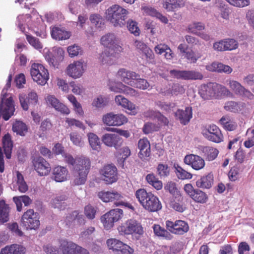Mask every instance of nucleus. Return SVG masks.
I'll return each instance as SVG.
<instances>
[{
  "mask_svg": "<svg viewBox=\"0 0 254 254\" xmlns=\"http://www.w3.org/2000/svg\"><path fill=\"white\" fill-rule=\"evenodd\" d=\"M84 71L83 64L79 61H76L70 64L66 68L67 74L73 78L81 76Z\"/></svg>",
  "mask_w": 254,
  "mask_h": 254,
  "instance_id": "nucleus-23",
  "label": "nucleus"
},
{
  "mask_svg": "<svg viewBox=\"0 0 254 254\" xmlns=\"http://www.w3.org/2000/svg\"><path fill=\"white\" fill-rule=\"evenodd\" d=\"M51 34L53 39L59 41L67 40L71 36L70 32L66 31L63 28L57 26L52 28Z\"/></svg>",
  "mask_w": 254,
  "mask_h": 254,
  "instance_id": "nucleus-29",
  "label": "nucleus"
},
{
  "mask_svg": "<svg viewBox=\"0 0 254 254\" xmlns=\"http://www.w3.org/2000/svg\"><path fill=\"white\" fill-rule=\"evenodd\" d=\"M184 0H163V7L168 11H173L185 6Z\"/></svg>",
  "mask_w": 254,
  "mask_h": 254,
  "instance_id": "nucleus-33",
  "label": "nucleus"
},
{
  "mask_svg": "<svg viewBox=\"0 0 254 254\" xmlns=\"http://www.w3.org/2000/svg\"><path fill=\"white\" fill-rule=\"evenodd\" d=\"M100 174L101 179L106 184H112L116 182L118 179V170L114 165H105L100 170Z\"/></svg>",
  "mask_w": 254,
  "mask_h": 254,
  "instance_id": "nucleus-14",
  "label": "nucleus"
},
{
  "mask_svg": "<svg viewBox=\"0 0 254 254\" xmlns=\"http://www.w3.org/2000/svg\"><path fill=\"white\" fill-rule=\"evenodd\" d=\"M158 175L161 177H167L169 175L170 169L166 164H159L157 168Z\"/></svg>",
  "mask_w": 254,
  "mask_h": 254,
  "instance_id": "nucleus-62",
  "label": "nucleus"
},
{
  "mask_svg": "<svg viewBox=\"0 0 254 254\" xmlns=\"http://www.w3.org/2000/svg\"><path fill=\"white\" fill-rule=\"evenodd\" d=\"M98 196L104 202L114 201L116 206H124L134 211V207L130 203L123 200V196L117 191L99 192Z\"/></svg>",
  "mask_w": 254,
  "mask_h": 254,
  "instance_id": "nucleus-4",
  "label": "nucleus"
},
{
  "mask_svg": "<svg viewBox=\"0 0 254 254\" xmlns=\"http://www.w3.org/2000/svg\"><path fill=\"white\" fill-rule=\"evenodd\" d=\"M67 198V196L64 194L58 196L52 200V205L54 208L63 209L65 208L64 200Z\"/></svg>",
  "mask_w": 254,
  "mask_h": 254,
  "instance_id": "nucleus-48",
  "label": "nucleus"
},
{
  "mask_svg": "<svg viewBox=\"0 0 254 254\" xmlns=\"http://www.w3.org/2000/svg\"><path fill=\"white\" fill-rule=\"evenodd\" d=\"M116 103L130 111L133 114L136 112L135 105L127 98L122 95L116 96L115 99Z\"/></svg>",
  "mask_w": 254,
  "mask_h": 254,
  "instance_id": "nucleus-37",
  "label": "nucleus"
},
{
  "mask_svg": "<svg viewBox=\"0 0 254 254\" xmlns=\"http://www.w3.org/2000/svg\"><path fill=\"white\" fill-rule=\"evenodd\" d=\"M130 86L142 90L146 89L149 86V84L146 80L138 77L136 79L133 80Z\"/></svg>",
  "mask_w": 254,
  "mask_h": 254,
  "instance_id": "nucleus-55",
  "label": "nucleus"
},
{
  "mask_svg": "<svg viewBox=\"0 0 254 254\" xmlns=\"http://www.w3.org/2000/svg\"><path fill=\"white\" fill-rule=\"evenodd\" d=\"M203 152L207 160L212 161L217 157L219 151L216 148L207 146L203 149Z\"/></svg>",
  "mask_w": 254,
  "mask_h": 254,
  "instance_id": "nucleus-47",
  "label": "nucleus"
},
{
  "mask_svg": "<svg viewBox=\"0 0 254 254\" xmlns=\"http://www.w3.org/2000/svg\"><path fill=\"white\" fill-rule=\"evenodd\" d=\"M9 207L4 200H0V221L3 223L9 220Z\"/></svg>",
  "mask_w": 254,
  "mask_h": 254,
  "instance_id": "nucleus-41",
  "label": "nucleus"
},
{
  "mask_svg": "<svg viewBox=\"0 0 254 254\" xmlns=\"http://www.w3.org/2000/svg\"><path fill=\"white\" fill-rule=\"evenodd\" d=\"M91 22L95 25L97 28H102L104 27V19L98 14H93L90 16Z\"/></svg>",
  "mask_w": 254,
  "mask_h": 254,
  "instance_id": "nucleus-53",
  "label": "nucleus"
},
{
  "mask_svg": "<svg viewBox=\"0 0 254 254\" xmlns=\"http://www.w3.org/2000/svg\"><path fill=\"white\" fill-rule=\"evenodd\" d=\"M119 52H114L111 50L106 49L102 53L100 56V60L103 64H110L111 57L114 56V54Z\"/></svg>",
  "mask_w": 254,
  "mask_h": 254,
  "instance_id": "nucleus-56",
  "label": "nucleus"
},
{
  "mask_svg": "<svg viewBox=\"0 0 254 254\" xmlns=\"http://www.w3.org/2000/svg\"><path fill=\"white\" fill-rule=\"evenodd\" d=\"M219 123L223 127L228 131H233L237 127V123L231 120L230 117L227 116L222 117L219 120Z\"/></svg>",
  "mask_w": 254,
  "mask_h": 254,
  "instance_id": "nucleus-39",
  "label": "nucleus"
},
{
  "mask_svg": "<svg viewBox=\"0 0 254 254\" xmlns=\"http://www.w3.org/2000/svg\"><path fill=\"white\" fill-rule=\"evenodd\" d=\"M160 126L155 124L148 122L144 125L142 128L143 132L145 134H149L154 131H158Z\"/></svg>",
  "mask_w": 254,
  "mask_h": 254,
  "instance_id": "nucleus-60",
  "label": "nucleus"
},
{
  "mask_svg": "<svg viewBox=\"0 0 254 254\" xmlns=\"http://www.w3.org/2000/svg\"><path fill=\"white\" fill-rule=\"evenodd\" d=\"M117 74L123 82L129 85L133 80L140 77V75L135 72L129 71L125 68L119 69Z\"/></svg>",
  "mask_w": 254,
  "mask_h": 254,
  "instance_id": "nucleus-26",
  "label": "nucleus"
},
{
  "mask_svg": "<svg viewBox=\"0 0 254 254\" xmlns=\"http://www.w3.org/2000/svg\"><path fill=\"white\" fill-rule=\"evenodd\" d=\"M184 163L190 166L195 170L202 169L205 166V161L200 156L194 154L187 155L184 159Z\"/></svg>",
  "mask_w": 254,
  "mask_h": 254,
  "instance_id": "nucleus-21",
  "label": "nucleus"
},
{
  "mask_svg": "<svg viewBox=\"0 0 254 254\" xmlns=\"http://www.w3.org/2000/svg\"><path fill=\"white\" fill-rule=\"evenodd\" d=\"M145 179L147 182L156 190H159L162 189L163 184L162 181L159 180L153 173L147 174Z\"/></svg>",
  "mask_w": 254,
  "mask_h": 254,
  "instance_id": "nucleus-42",
  "label": "nucleus"
},
{
  "mask_svg": "<svg viewBox=\"0 0 254 254\" xmlns=\"http://www.w3.org/2000/svg\"><path fill=\"white\" fill-rule=\"evenodd\" d=\"M128 11L118 4H113L106 11V19L114 26L122 27L126 24Z\"/></svg>",
  "mask_w": 254,
  "mask_h": 254,
  "instance_id": "nucleus-3",
  "label": "nucleus"
},
{
  "mask_svg": "<svg viewBox=\"0 0 254 254\" xmlns=\"http://www.w3.org/2000/svg\"><path fill=\"white\" fill-rule=\"evenodd\" d=\"M25 35L27 41L32 47L36 49H42L43 45L39 39L28 34H25Z\"/></svg>",
  "mask_w": 254,
  "mask_h": 254,
  "instance_id": "nucleus-61",
  "label": "nucleus"
},
{
  "mask_svg": "<svg viewBox=\"0 0 254 254\" xmlns=\"http://www.w3.org/2000/svg\"><path fill=\"white\" fill-rule=\"evenodd\" d=\"M206 68L210 71L224 72L227 74L231 73L233 70L229 65L217 62H213L211 64L207 65Z\"/></svg>",
  "mask_w": 254,
  "mask_h": 254,
  "instance_id": "nucleus-32",
  "label": "nucleus"
},
{
  "mask_svg": "<svg viewBox=\"0 0 254 254\" xmlns=\"http://www.w3.org/2000/svg\"><path fill=\"white\" fill-rule=\"evenodd\" d=\"M130 154L131 151L129 148L128 146H125L116 153V156L118 159V161L123 163Z\"/></svg>",
  "mask_w": 254,
  "mask_h": 254,
  "instance_id": "nucleus-46",
  "label": "nucleus"
},
{
  "mask_svg": "<svg viewBox=\"0 0 254 254\" xmlns=\"http://www.w3.org/2000/svg\"><path fill=\"white\" fill-rule=\"evenodd\" d=\"M175 168L176 169L175 172L176 175L179 179L186 180L190 179L192 178V174L184 170L181 166L177 165V166H175Z\"/></svg>",
  "mask_w": 254,
  "mask_h": 254,
  "instance_id": "nucleus-52",
  "label": "nucleus"
},
{
  "mask_svg": "<svg viewBox=\"0 0 254 254\" xmlns=\"http://www.w3.org/2000/svg\"><path fill=\"white\" fill-rule=\"evenodd\" d=\"M70 140L73 145L79 147L84 145V141L82 136L77 132L74 131L69 133Z\"/></svg>",
  "mask_w": 254,
  "mask_h": 254,
  "instance_id": "nucleus-51",
  "label": "nucleus"
},
{
  "mask_svg": "<svg viewBox=\"0 0 254 254\" xmlns=\"http://www.w3.org/2000/svg\"><path fill=\"white\" fill-rule=\"evenodd\" d=\"M89 145L93 150L99 152L101 148L100 138L95 133L89 132L87 134Z\"/></svg>",
  "mask_w": 254,
  "mask_h": 254,
  "instance_id": "nucleus-40",
  "label": "nucleus"
},
{
  "mask_svg": "<svg viewBox=\"0 0 254 254\" xmlns=\"http://www.w3.org/2000/svg\"><path fill=\"white\" fill-rule=\"evenodd\" d=\"M65 123L67 124L68 127H72L75 126L76 127L81 129L83 130L85 129V127L83 123L78 120L73 118H66Z\"/></svg>",
  "mask_w": 254,
  "mask_h": 254,
  "instance_id": "nucleus-57",
  "label": "nucleus"
},
{
  "mask_svg": "<svg viewBox=\"0 0 254 254\" xmlns=\"http://www.w3.org/2000/svg\"><path fill=\"white\" fill-rule=\"evenodd\" d=\"M182 56L186 59L189 63L194 64L200 58V56L196 54L192 50L189 49Z\"/></svg>",
  "mask_w": 254,
  "mask_h": 254,
  "instance_id": "nucleus-54",
  "label": "nucleus"
},
{
  "mask_svg": "<svg viewBox=\"0 0 254 254\" xmlns=\"http://www.w3.org/2000/svg\"><path fill=\"white\" fill-rule=\"evenodd\" d=\"M164 189L173 195L176 194L177 196H178L179 194H181L176 187V183L172 181L167 183L164 186Z\"/></svg>",
  "mask_w": 254,
  "mask_h": 254,
  "instance_id": "nucleus-59",
  "label": "nucleus"
},
{
  "mask_svg": "<svg viewBox=\"0 0 254 254\" xmlns=\"http://www.w3.org/2000/svg\"><path fill=\"white\" fill-rule=\"evenodd\" d=\"M5 94H1L0 114L5 121H7L13 115L15 109L12 98L5 99Z\"/></svg>",
  "mask_w": 254,
  "mask_h": 254,
  "instance_id": "nucleus-15",
  "label": "nucleus"
},
{
  "mask_svg": "<svg viewBox=\"0 0 254 254\" xmlns=\"http://www.w3.org/2000/svg\"><path fill=\"white\" fill-rule=\"evenodd\" d=\"M63 157L64 158V161L68 164L72 165L74 171L77 173L73 182L74 185L84 184L86 181L90 168V160L85 157L74 159L71 155L66 153Z\"/></svg>",
  "mask_w": 254,
  "mask_h": 254,
  "instance_id": "nucleus-1",
  "label": "nucleus"
},
{
  "mask_svg": "<svg viewBox=\"0 0 254 254\" xmlns=\"http://www.w3.org/2000/svg\"><path fill=\"white\" fill-rule=\"evenodd\" d=\"M177 200L172 202V207L177 211L183 212L186 209V205L183 202L184 197L181 194L176 197Z\"/></svg>",
  "mask_w": 254,
  "mask_h": 254,
  "instance_id": "nucleus-44",
  "label": "nucleus"
},
{
  "mask_svg": "<svg viewBox=\"0 0 254 254\" xmlns=\"http://www.w3.org/2000/svg\"><path fill=\"white\" fill-rule=\"evenodd\" d=\"M25 248L18 244H12L2 248L0 254H24Z\"/></svg>",
  "mask_w": 254,
  "mask_h": 254,
  "instance_id": "nucleus-34",
  "label": "nucleus"
},
{
  "mask_svg": "<svg viewBox=\"0 0 254 254\" xmlns=\"http://www.w3.org/2000/svg\"><path fill=\"white\" fill-rule=\"evenodd\" d=\"M103 123L108 126H121L128 121L127 118L123 114H114L109 113L103 117Z\"/></svg>",
  "mask_w": 254,
  "mask_h": 254,
  "instance_id": "nucleus-18",
  "label": "nucleus"
},
{
  "mask_svg": "<svg viewBox=\"0 0 254 254\" xmlns=\"http://www.w3.org/2000/svg\"><path fill=\"white\" fill-rule=\"evenodd\" d=\"M64 51L61 47H54L52 52H49L46 56V59L51 66L58 68L60 64L64 60Z\"/></svg>",
  "mask_w": 254,
  "mask_h": 254,
  "instance_id": "nucleus-17",
  "label": "nucleus"
},
{
  "mask_svg": "<svg viewBox=\"0 0 254 254\" xmlns=\"http://www.w3.org/2000/svg\"><path fill=\"white\" fill-rule=\"evenodd\" d=\"M213 175L212 173L204 175L196 181V186L198 188L209 189L213 184Z\"/></svg>",
  "mask_w": 254,
  "mask_h": 254,
  "instance_id": "nucleus-30",
  "label": "nucleus"
},
{
  "mask_svg": "<svg viewBox=\"0 0 254 254\" xmlns=\"http://www.w3.org/2000/svg\"><path fill=\"white\" fill-rule=\"evenodd\" d=\"M101 139L105 145L109 147H114L117 150L119 149L123 143V138L115 133H105Z\"/></svg>",
  "mask_w": 254,
  "mask_h": 254,
  "instance_id": "nucleus-19",
  "label": "nucleus"
},
{
  "mask_svg": "<svg viewBox=\"0 0 254 254\" xmlns=\"http://www.w3.org/2000/svg\"><path fill=\"white\" fill-rule=\"evenodd\" d=\"M59 242L61 254H89L87 250L72 241L61 239Z\"/></svg>",
  "mask_w": 254,
  "mask_h": 254,
  "instance_id": "nucleus-6",
  "label": "nucleus"
},
{
  "mask_svg": "<svg viewBox=\"0 0 254 254\" xmlns=\"http://www.w3.org/2000/svg\"><path fill=\"white\" fill-rule=\"evenodd\" d=\"M153 232L156 236L163 238L168 240L172 239L173 236L170 232L159 224H154L153 226Z\"/></svg>",
  "mask_w": 254,
  "mask_h": 254,
  "instance_id": "nucleus-36",
  "label": "nucleus"
},
{
  "mask_svg": "<svg viewBox=\"0 0 254 254\" xmlns=\"http://www.w3.org/2000/svg\"><path fill=\"white\" fill-rule=\"evenodd\" d=\"M218 87V85L217 84L209 83L202 86L199 92L202 98L208 99L216 94Z\"/></svg>",
  "mask_w": 254,
  "mask_h": 254,
  "instance_id": "nucleus-31",
  "label": "nucleus"
},
{
  "mask_svg": "<svg viewBox=\"0 0 254 254\" xmlns=\"http://www.w3.org/2000/svg\"><path fill=\"white\" fill-rule=\"evenodd\" d=\"M39 215L32 209H29L22 215L20 225L26 230H37L40 225Z\"/></svg>",
  "mask_w": 254,
  "mask_h": 254,
  "instance_id": "nucleus-5",
  "label": "nucleus"
},
{
  "mask_svg": "<svg viewBox=\"0 0 254 254\" xmlns=\"http://www.w3.org/2000/svg\"><path fill=\"white\" fill-rule=\"evenodd\" d=\"M67 50L69 57L71 58L81 55L82 53L81 48L76 44L68 47Z\"/></svg>",
  "mask_w": 254,
  "mask_h": 254,
  "instance_id": "nucleus-63",
  "label": "nucleus"
},
{
  "mask_svg": "<svg viewBox=\"0 0 254 254\" xmlns=\"http://www.w3.org/2000/svg\"><path fill=\"white\" fill-rule=\"evenodd\" d=\"M47 102L48 104L51 105L55 110L63 114L68 115L70 113L69 109L64 104L61 103L54 96H48L47 98Z\"/></svg>",
  "mask_w": 254,
  "mask_h": 254,
  "instance_id": "nucleus-28",
  "label": "nucleus"
},
{
  "mask_svg": "<svg viewBox=\"0 0 254 254\" xmlns=\"http://www.w3.org/2000/svg\"><path fill=\"white\" fill-rule=\"evenodd\" d=\"M16 184L18 190L21 193L26 192L28 190V187L24 181L23 175L19 172H16Z\"/></svg>",
  "mask_w": 254,
  "mask_h": 254,
  "instance_id": "nucleus-45",
  "label": "nucleus"
},
{
  "mask_svg": "<svg viewBox=\"0 0 254 254\" xmlns=\"http://www.w3.org/2000/svg\"><path fill=\"white\" fill-rule=\"evenodd\" d=\"M204 24L201 22H195L189 24L188 26V30L189 32L197 35L199 31L204 30Z\"/></svg>",
  "mask_w": 254,
  "mask_h": 254,
  "instance_id": "nucleus-50",
  "label": "nucleus"
},
{
  "mask_svg": "<svg viewBox=\"0 0 254 254\" xmlns=\"http://www.w3.org/2000/svg\"><path fill=\"white\" fill-rule=\"evenodd\" d=\"M134 45L137 49L141 51L147 58L150 60L154 58V55L153 51L143 42L136 40Z\"/></svg>",
  "mask_w": 254,
  "mask_h": 254,
  "instance_id": "nucleus-38",
  "label": "nucleus"
},
{
  "mask_svg": "<svg viewBox=\"0 0 254 254\" xmlns=\"http://www.w3.org/2000/svg\"><path fill=\"white\" fill-rule=\"evenodd\" d=\"M119 232L121 235L139 234L143 233V228L137 221L129 219L122 224L118 228Z\"/></svg>",
  "mask_w": 254,
  "mask_h": 254,
  "instance_id": "nucleus-10",
  "label": "nucleus"
},
{
  "mask_svg": "<svg viewBox=\"0 0 254 254\" xmlns=\"http://www.w3.org/2000/svg\"><path fill=\"white\" fill-rule=\"evenodd\" d=\"M171 76L177 79L184 80H201L203 76L199 71L193 70L172 69L169 71Z\"/></svg>",
  "mask_w": 254,
  "mask_h": 254,
  "instance_id": "nucleus-8",
  "label": "nucleus"
},
{
  "mask_svg": "<svg viewBox=\"0 0 254 254\" xmlns=\"http://www.w3.org/2000/svg\"><path fill=\"white\" fill-rule=\"evenodd\" d=\"M138 157L143 161H148L151 154L150 144L147 138L140 139L137 143Z\"/></svg>",
  "mask_w": 254,
  "mask_h": 254,
  "instance_id": "nucleus-22",
  "label": "nucleus"
},
{
  "mask_svg": "<svg viewBox=\"0 0 254 254\" xmlns=\"http://www.w3.org/2000/svg\"><path fill=\"white\" fill-rule=\"evenodd\" d=\"M127 27L131 33L135 36H138L140 34V30L137 25V23L132 20H129L127 23Z\"/></svg>",
  "mask_w": 254,
  "mask_h": 254,
  "instance_id": "nucleus-64",
  "label": "nucleus"
},
{
  "mask_svg": "<svg viewBox=\"0 0 254 254\" xmlns=\"http://www.w3.org/2000/svg\"><path fill=\"white\" fill-rule=\"evenodd\" d=\"M203 136L208 140L219 143L223 141L224 136L220 129L215 125L209 126L202 130Z\"/></svg>",
  "mask_w": 254,
  "mask_h": 254,
  "instance_id": "nucleus-13",
  "label": "nucleus"
},
{
  "mask_svg": "<svg viewBox=\"0 0 254 254\" xmlns=\"http://www.w3.org/2000/svg\"><path fill=\"white\" fill-rule=\"evenodd\" d=\"M166 227L170 233L177 235H183L187 233L190 229L188 223L181 220H178L175 222L167 220Z\"/></svg>",
  "mask_w": 254,
  "mask_h": 254,
  "instance_id": "nucleus-12",
  "label": "nucleus"
},
{
  "mask_svg": "<svg viewBox=\"0 0 254 254\" xmlns=\"http://www.w3.org/2000/svg\"><path fill=\"white\" fill-rule=\"evenodd\" d=\"M3 148L6 157L9 159L11 157V150L13 147V143L11 136L9 133L5 134L2 139Z\"/></svg>",
  "mask_w": 254,
  "mask_h": 254,
  "instance_id": "nucleus-35",
  "label": "nucleus"
},
{
  "mask_svg": "<svg viewBox=\"0 0 254 254\" xmlns=\"http://www.w3.org/2000/svg\"><path fill=\"white\" fill-rule=\"evenodd\" d=\"M184 190L186 194L196 203L204 204L208 200V196L206 192L199 189H194L191 184H186Z\"/></svg>",
  "mask_w": 254,
  "mask_h": 254,
  "instance_id": "nucleus-11",
  "label": "nucleus"
},
{
  "mask_svg": "<svg viewBox=\"0 0 254 254\" xmlns=\"http://www.w3.org/2000/svg\"><path fill=\"white\" fill-rule=\"evenodd\" d=\"M227 81L228 82V84L229 88L236 94L239 95L242 92L244 86L240 83L234 80H230Z\"/></svg>",
  "mask_w": 254,
  "mask_h": 254,
  "instance_id": "nucleus-58",
  "label": "nucleus"
},
{
  "mask_svg": "<svg viewBox=\"0 0 254 254\" xmlns=\"http://www.w3.org/2000/svg\"><path fill=\"white\" fill-rule=\"evenodd\" d=\"M68 171L66 167L58 166L54 167L52 171V179L57 182L66 180Z\"/></svg>",
  "mask_w": 254,
  "mask_h": 254,
  "instance_id": "nucleus-27",
  "label": "nucleus"
},
{
  "mask_svg": "<svg viewBox=\"0 0 254 254\" xmlns=\"http://www.w3.org/2000/svg\"><path fill=\"white\" fill-rule=\"evenodd\" d=\"M135 196L142 207L149 212H156L162 208L159 198L151 192L144 189H139L135 192Z\"/></svg>",
  "mask_w": 254,
  "mask_h": 254,
  "instance_id": "nucleus-2",
  "label": "nucleus"
},
{
  "mask_svg": "<svg viewBox=\"0 0 254 254\" xmlns=\"http://www.w3.org/2000/svg\"><path fill=\"white\" fill-rule=\"evenodd\" d=\"M34 170L41 176L48 175L51 170L50 164L43 157L35 158L32 161Z\"/></svg>",
  "mask_w": 254,
  "mask_h": 254,
  "instance_id": "nucleus-20",
  "label": "nucleus"
},
{
  "mask_svg": "<svg viewBox=\"0 0 254 254\" xmlns=\"http://www.w3.org/2000/svg\"><path fill=\"white\" fill-rule=\"evenodd\" d=\"M12 129L13 132L21 136H25L28 131L26 125L21 121H16L12 126Z\"/></svg>",
  "mask_w": 254,
  "mask_h": 254,
  "instance_id": "nucleus-43",
  "label": "nucleus"
},
{
  "mask_svg": "<svg viewBox=\"0 0 254 254\" xmlns=\"http://www.w3.org/2000/svg\"><path fill=\"white\" fill-rule=\"evenodd\" d=\"M30 74L33 80L41 85H45L49 78L48 70L40 64H32Z\"/></svg>",
  "mask_w": 254,
  "mask_h": 254,
  "instance_id": "nucleus-7",
  "label": "nucleus"
},
{
  "mask_svg": "<svg viewBox=\"0 0 254 254\" xmlns=\"http://www.w3.org/2000/svg\"><path fill=\"white\" fill-rule=\"evenodd\" d=\"M101 43L114 52H121L123 50L119 39L113 33H109L103 36Z\"/></svg>",
  "mask_w": 254,
  "mask_h": 254,
  "instance_id": "nucleus-16",
  "label": "nucleus"
},
{
  "mask_svg": "<svg viewBox=\"0 0 254 254\" xmlns=\"http://www.w3.org/2000/svg\"><path fill=\"white\" fill-rule=\"evenodd\" d=\"M242 105L239 103L235 101L227 102L224 106V109L227 111L234 113H238L242 110Z\"/></svg>",
  "mask_w": 254,
  "mask_h": 254,
  "instance_id": "nucleus-49",
  "label": "nucleus"
},
{
  "mask_svg": "<svg viewBox=\"0 0 254 254\" xmlns=\"http://www.w3.org/2000/svg\"><path fill=\"white\" fill-rule=\"evenodd\" d=\"M123 214V211L121 209H113L101 216V222L106 230L112 228L114 223L120 220Z\"/></svg>",
  "mask_w": 254,
  "mask_h": 254,
  "instance_id": "nucleus-9",
  "label": "nucleus"
},
{
  "mask_svg": "<svg viewBox=\"0 0 254 254\" xmlns=\"http://www.w3.org/2000/svg\"><path fill=\"white\" fill-rule=\"evenodd\" d=\"M19 99L21 106L25 111L28 110L29 105H36L38 102V96L34 91L30 92L27 96L21 94L19 96Z\"/></svg>",
  "mask_w": 254,
  "mask_h": 254,
  "instance_id": "nucleus-24",
  "label": "nucleus"
},
{
  "mask_svg": "<svg viewBox=\"0 0 254 254\" xmlns=\"http://www.w3.org/2000/svg\"><path fill=\"white\" fill-rule=\"evenodd\" d=\"M176 119L183 125H187L192 117V110L190 107H187L184 110L178 109L175 114Z\"/></svg>",
  "mask_w": 254,
  "mask_h": 254,
  "instance_id": "nucleus-25",
  "label": "nucleus"
}]
</instances>
